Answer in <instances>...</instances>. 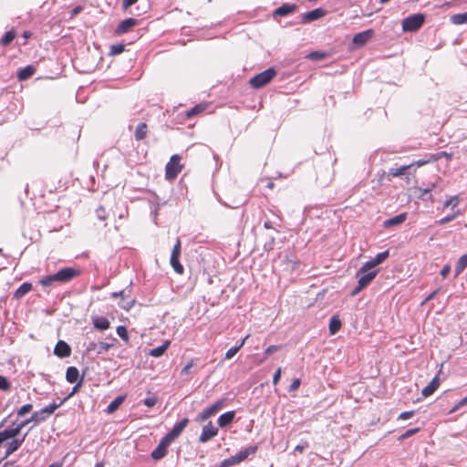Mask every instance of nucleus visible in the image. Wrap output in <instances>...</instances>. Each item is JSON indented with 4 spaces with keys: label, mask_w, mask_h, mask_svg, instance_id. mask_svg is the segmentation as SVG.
<instances>
[{
    "label": "nucleus",
    "mask_w": 467,
    "mask_h": 467,
    "mask_svg": "<svg viewBox=\"0 0 467 467\" xmlns=\"http://www.w3.org/2000/svg\"><path fill=\"white\" fill-rule=\"evenodd\" d=\"M60 406V404L57 403H51L48 406H46L45 408L35 411L29 419H26L20 423L16 424L13 428H7L4 431H2V434L0 438L4 439H10L16 437L22 431L24 427H26L30 422H35V424H37L39 422H42L47 420V418L54 413V411Z\"/></svg>",
    "instance_id": "obj_1"
},
{
    "label": "nucleus",
    "mask_w": 467,
    "mask_h": 467,
    "mask_svg": "<svg viewBox=\"0 0 467 467\" xmlns=\"http://www.w3.org/2000/svg\"><path fill=\"white\" fill-rule=\"evenodd\" d=\"M79 275V271L73 267H65L57 273L46 275L39 280L43 286H52L54 283H67Z\"/></svg>",
    "instance_id": "obj_2"
},
{
    "label": "nucleus",
    "mask_w": 467,
    "mask_h": 467,
    "mask_svg": "<svg viewBox=\"0 0 467 467\" xmlns=\"http://www.w3.org/2000/svg\"><path fill=\"white\" fill-rule=\"evenodd\" d=\"M275 76V69L270 67L255 75L250 79L249 83L254 88H261L267 85Z\"/></svg>",
    "instance_id": "obj_3"
},
{
    "label": "nucleus",
    "mask_w": 467,
    "mask_h": 467,
    "mask_svg": "<svg viewBox=\"0 0 467 467\" xmlns=\"http://www.w3.org/2000/svg\"><path fill=\"white\" fill-rule=\"evenodd\" d=\"M425 21L423 14L411 15L402 21V30L404 32H415L419 30Z\"/></svg>",
    "instance_id": "obj_4"
},
{
    "label": "nucleus",
    "mask_w": 467,
    "mask_h": 467,
    "mask_svg": "<svg viewBox=\"0 0 467 467\" xmlns=\"http://www.w3.org/2000/svg\"><path fill=\"white\" fill-rule=\"evenodd\" d=\"M181 157L177 154L172 155L170 159V161L166 164L165 168V177L168 180H172L177 177V175L182 171V166L180 164Z\"/></svg>",
    "instance_id": "obj_5"
},
{
    "label": "nucleus",
    "mask_w": 467,
    "mask_h": 467,
    "mask_svg": "<svg viewBox=\"0 0 467 467\" xmlns=\"http://www.w3.org/2000/svg\"><path fill=\"white\" fill-rule=\"evenodd\" d=\"M258 447L256 445L249 446L244 450H241L239 452H237L235 455H233L229 458H227L228 464H231V466L239 464L240 462L245 461L250 455H253L256 452Z\"/></svg>",
    "instance_id": "obj_6"
},
{
    "label": "nucleus",
    "mask_w": 467,
    "mask_h": 467,
    "mask_svg": "<svg viewBox=\"0 0 467 467\" xmlns=\"http://www.w3.org/2000/svg\"><path fill=\"white\" fill-rule=\"evenodd\" d=\"M172 441L169 440L166 436H163L158 446L151 451L150 456L154 461H160L164 458L167 454L168 447L171 445Z\"/></svg>",
    "instance_id": "obj_7"
},
{
    "label": "nucleus",
    "mask_w": 467,
    "mask_h": 467,
    "mask_svg": "<svg viewBox=\"0 0 467 467\" xmlns=\"http://www.w3.org/2000/svg\"><path fill=\"white\" fill-rule=\"evenodd\" d=\"M225 402V398L217 400L212 406L202 410V412L199 415V420L201 421L206 420L207 419L214 415L216 412H218L223 408Z\"/></svg>",
    "instance_id": "obj_8"
},
{
    "label": "nucleus",
    "mask_w": 467,
    "mask_h": 467,
    "mask_svg": "<svg viewBox=\"0 0 467 467\" xmlns=\"http://www.w3.org/2000/svg\"><path fill=\"white\" fill-rule=\"evenodd\" d=\"M218 428H216L212 421H209L202 427V433L199 437V441L205 443L218 434Z\"/></svg>",
    "instance_id": "obj_9"
},
{
    "label": "nucleus",
    "mask_w": 467,
    "mask_h": 467,
    "mask_svg": "<svg viewBox=\"0 0 467 467\" xmlns=\"http://www.w3.org/2000/svg\"><path fill=\"white\" fill-rule=\"evenodd\" d=\"M374 36L373 29H368L363 32L358 33L353 36L352 43L356 47L365 46Z\"/></svg>",
    "instance_id": "obj_10"
},
{
    "label": "nucleus",
    "mask_w": 467,
    "mask_h": 467,
    "mask_svg": "<svg viewBox=\"0 0 467 467\" xmlns=\"http://www.w3.org/2000/svg\"><path fill=\"white\" fill-rule=\"evenodd\" d=\"M188 423L189 420L183 418L181 421L177 422L165 436L171 441H175L182 434Z\"/></svg>",
    "instance_id": "obj_11"
},
{
    "label": "nucleus",
    "mask_w": 467,
    "mask_h": 467,
    "mask_svg": "<svg viewBox=\"0 0 467 467\" xmlns=\"http://www.w3.org/2000/svg\"><path fill=\"white\" fill-rule=\"evenodd\" d=\"M326 15H327V10H325L324 8L318 7V8H316L309 12L305 13L302 16V22L305 24L311 23L313 21H316L319 18L324 17Z\"/></svg>",
    "instance_id": "obj_12"
},
{
    "label": "nucleus",
    "mask_w": 467,
    "mask_h": 467,
    "mask_svg": "<svg viewBox=\"0 0 467 467\" xmlns=\"http://www.w3.org/2000/svg\"><path fill=\"white\" fill-rule=\"evenodd\" d=\"M27 434H28V431L26 432L21 439L16 438V437L12 438L13 440L6 444V450H5L4 459H6L7 457H9L12 453L16 451L20 448L22 443L25 441Z\"/></svg>",
    "instance_id": "obj_13"
},
{
    "label": "nucleus",
    "mask_w": 467,
    "mask_h": 467,
    "mask_svg": "<svg viewBox=\"0 0 467 467\" xmlns=\"http://www.w3.org/2000/svg\"><path fill=\"white\" fill-rule=\"evenodd\" d=\"M54 354L60 358H67L71 354L70 346L64 340H58L54 348Z\"/></svg>",
    "instance_id": "obj_14"
},
{
    "label": "nucleus",
    "mask_w": 467,
    "mask_h": 467,
    "mask_svg": "<svg viewBox=\"0 0 467 467\" xmlns=\"http://www.w3.org/2000/svg\"><path fill=\"white\" fill-rule=\"evenodd\" d=\"M379 270H374L370 272L360 273V269L357 273V277L358 278V283L360 284V286L364 288L367 287L372 280L377 276Z\"/></svg>",
    "instance_id": "obj_15"
},
{
    "label": "nucleus",
    "mask_w": 467,
    "mask_h": 467,
    "mask_svg": "<svg viewBox=\"0 0 467 467\" xmlns=\"http://www.w3.org/2000/svg\"><path fill=\"white\" fill-rule=\"evenodd\" d=\"M412 170V165H402L398 168H389L386 172L389 181H391L393 177H400L405 174H410Z\"/></svg>",
    "instance_id": "obj_16"
},
{
    "label": "nucleus",
    "mask_w": 467,
    "mask_h": 467,
    "mask_svg": "<svg viewBox=\"0 0 467 467\" xmlns=\"http://www.w3.org/2000/svg\"><path fill=\"white\" fill-rule=\"evenodd\" d=\"M136 25L137 20L135 18H126L118 25L115 33L117 35H122L124 33H127L131 27H133Z\"/></svg>",
    "instance_id": "obj_17"
},
{
    "label": "nucleus",
    "mask_w": 467,
    "mask_h": 467,
    "mask_svg": "<svg viewBox=\"0 0 467 467\" xmlns=\"http://www.w3.org/2000/svg\"><path fill=\"white\" fill-rule=\"evenodd\" d=\"M296 8H297V6L296 4H289V3L283 4L281 6L277 7L274 11L273 16L274 17L285 16L293 13L294 11H296Z\"/></svg>",
    "instance_id": "obj_18"
},
{
    "label": "nucleus",
    "mask_w": 467,
    "mask_h": 467,
    "mask_svg": "<svg viewBox=\"0 0 467 467\" xmlns=\"http://www.w3.org/2000/svg\"><path fill=\"white\" fill-rule=\"evenodd\" d=\"M234 417H235V411L234 410H230V411H227L225 413H223L218 418V425L221 428H226L227 426H229L234 421Z\"/></svg>",
    "instance_id": "obj_19"
},
{
    "label": "nucleus",
    "mask_w": 467,
    "mask_h": 467,
    "mask_svg": "<svg viewBox=\"0 0 467 467\" xmlns=\"http://www.w3.org/2000/svg\"><path fill=\"white\" fill-rule=\"evenodd\" d=\"M406 219H407V213H400V214H398L396 216H393V217L389 218L388 220H386L383 223V226L385 228H389V227H392V226H395V225H400V224L403 223Z\"/></svg>",
    "instance_id": "obj_20"
},
{
    "label": "nucleus",
    "mask_w": 467,
    "mask_h": 467,
    "mask_svg": "<svg viewBox=\"0 0 467 467\" xmlns=\"http://www.w3.org/2000/svg\"><path fill=\"white\" fill-rule=\"evenodd\" d=\"M440 386V379L436 376L431 381L421 390V394L424 397H429L434 393V391Z\"/></svg>",
    "instance_id": "obj_21"
},
{
    "label": "nucleus",
    "mask_w": 467,
    "mask_h": 467,
    "mask_svg": "<svg viewBox=\"0 0 467 467\" xmlns=\"http://www.w3.org/2000/svg\"><path fill=\"white\" fill-rule=\"evenodd\" d=\"M36 72V67L33 65H28L17 72V78L20 81H24L31 78Z\"/></svg>",
    "instance_id": "obj_22"
},
{
    "label": "nucleus",
    "mask_w": 467,
    "mask_h": 467,
    "mask_svg": "<svg viewBox=\"0 0 467 467\" xmlns=\"http://www.w3.org/2000/svg\"><path fill=\"white\" fill-rule=\"evenodd\" d=\"M92 322L94 327L100 331L107 330L110 326L109 319L104 317H95Z\"/></svg>",
    "instance_id": "obj_23"
},
{
    "label": "nucleus",
    "mask_w": 467,
    "mask_h": 467,
    "mask_svg": "<svg viewBox=\"0 0 467 467\" xmlns=\"http://www.w3.org/2000/svg\"><path fill=\"white\" fill-rule=\"evenodd\" d=\"M79 378V371L76 367H68L66 371V379L69 383H75Z\"/></svg>",
    "instance_id": "obj_24"
},
{
    "label": "nucleus",
    "mask_w": 467,
    "mask_h": 467,
    "mask_svg": "<svg viewBox=\"0 0 467 467\" xmlns=\"http://www.w3.org/2000/svg\"><path fill=\"white\" fill-rule=\"evenodd\" d=\"M125 400V397L124 396H118L116 397L107 407L106 409V411L109 413V414H111L113 412H115L119 408V406L123 403Z\"/></svg>",
    "instance_id": "obj_25"
},
{
    "label": "nucleus",
    "mask_w": 467,
    "mask_h": 467,
    "mask_svg": "<svg viewBox=\"0 0 467 467\" xmlns=\"http://www.w3.org/2000/svg\"><path fill=\"white\" fill-rule=\"evenodd\" d=\"M147 132H148L147 124L144 122L139 123L135 130V132H134L135 140H143L146 137Z\"/></svg>",
    "instance_id": "obj_26"
},
{
    "label": "nucleus",
    "mask_w": 467,
    "mask_h": 467,
    "mask_svg": "<svg viewBox=\"0 0 467 467\" xmlns=\"http://www.w3.org/2000/svg\"><path fill=\"white\" fill-rule=\"evenodd\" d=\"M109 339L110 340V342H103V341L99 342V344H98L99 348L97 350L98 354H102V353L108 352L109 350V348L114 346V342L116 341V338L114 337L110 336L109 337Z\"/></svg>",
    "instance_id": "obj_27"
},
{
    "label": "nucleus",
    "mask_w": 467,
    "mask_h": 467,
    "mask_svg": "<svg viewBox=\"0 0 467 467\" xmlns=\"http://www.w3.org/2000/svg\"><path fill=\"white\" fill-rule=\"evenodd\" d=\"M467 267V254L462 255L455 265V277H457Z\"/></svg>",
    "instance_id": "obj_28"
},
{
    "label": "nucleus",
    "mask_w": 467,
    "mask_h": 467,
    "mask_svg": "<svg viewBox=\"0 0 467 467\" xmlns=\"http://www.w3.org/2000/svg\"><path fill=\"white\" fill-rule=\"evenodd\" d=\"M169 346H170V342L165 341L162 345L152 348L150 351V355L154 358L161 357L165 353V351L168 349Z\"/></svg>",
    "instance_id": "obj_29"
},
{
    "label": "nucleus",
    "mask_w": 467,
    "mask_h": 467,
    "mask_svg": "<svg viewBox=\"0 0 467 467\" xmlns=\"http://www.w3.org/2000/svg\"><path fill=\"white\" fill-rule=\"evenodd\" d=\"M450 21L453 25H463L467 24V12L455 14L450 17Z\"/></svg>",
    "instance_id": "obj_30"
},
{
    "label": "nucleus",
    "mask_w": 467,
    "mask_h": 467,
    "mask_svg": "<svg viewBox=\"0 0 467 467\" xmlns=\"http://www.w3.org/2000/svg\"><path fill=\"white\" fill-rule=\"evenodd\" d=\"M170 264H171V267L173 268V270L177 274H179V275L183 274L184 268H183L182 265L180 263L179 257L171 256Z\"/></svg>",
    "instance_id": "obj_31"
},
{
    "label": "nucleus",
    "mask_w": 467,
    "mask_h": 467,
    "mask_svg": "<svg viewBox=\"0 0 467 467\" xmlns=\"http://www.w3.org/2000/svg\"><path fill=\"white\" fill-rule=\"evenodd\" d=\"M341 327V321L337 317H333L329 321V330L332 335L336 334Z\"/></svg>",
    "instance_id": "obj_32"
},
{
    "label": "nucleus",
    "mask_w": 467,
    "mask_h": 467,
    "mask_svg": "<svg viewBox=\"0 0 467 467\" xmlns=\"http://www.w3.org/2000/svg\"><path fill=\"white\" fill-rule=\"evenodd\" d=\"M16 33L14 29L7 31L2 37L1 42L4 46H8L16 37Z\"/></svg>",
    "instance_id": "obj_33"
},
{
    "label": "nucleus",
    "mask_w": 467,
    "mask_h": 467,
    "mask_svg": "<svg viewBox=\"0 0 467 467\" xmlns=\"http://www.w3.org/2000/svg\"><path fill=\"white\" fill-rule=\"evenodd\" d=\"M32 290V284L30 283H23L18 289L16 291V296H23Z\"/></svg>",
    "instance_id": "obj_34"
},
{
    "label": "nucleus",
    "mask_w": 467,
    "mask_h": 467,
    "mask_svg": "<svg viewBox=\"0 0 467 467\" xmlns=\"http://www.w3.org/2000/svg\"><path fill=\"white\" fill-rule=\"evenodd\" d=\"M306 57L313 61H318L326 58L327 53L321 51H313L307 54Z\"/></svg>",
    "instance_id": "obj_35"
},
{
    "label": "nucleus",
    "mask_w": 467,
    "mask_h": 467,
    "mask_svg": "<svg viewBox=\"0 0 467 467\" xmlns=\"http://www.w3.org/2000/svg\"><path fill=\"white\" fill-rule=\"evenodd\" d=\"M460 214H461L460 210H457V211L453 212L451 214H449V215L440 219L439 221H437V223L439 225L446 224V223L451 222L452 220H454Z\"/></svg>",
    "instance_id": "obj_36"
},
{
    "label": "nucleus",
    "mask_w": 467,
    "mask_h": 467,
    "mask_svg": "<svg viewBox=\"0 0 467 467\" xmlns=\"http://www.w3.org/2000/svg\"><path fill=\"white\" fill-rule=\"evenodd\" d=\"M125 50V46L121 43L114 44L110 47L109 55L116 56L121 54Z\"/></svg>",
    "instance_id": "obj_37"
},
{
    "label": "nucleus",
    "mask_w": 467,
    "mask_h": 467,
    "mask_svg": "<svg viewBox=\"0 0 467 467\" xmlns=\"http://www.w3.org/2000/svg\"><path fill=\"white\" fill-rule=\"evenodd\" d=\"M205 109V106L202 104H199L192 108L190 110L187 111V117L192 118L201 112H202Z\"/></svg>",
    "instance_id": "obj_38"
},
{
    "label": "nucleus",
    "mask_w": 467,
    "mask_h": 467,
    "mask_svg": "<svg viewBox=\"0 0 467 467\" xmlns=\"http://www.w3.org/2000/svg\"><path fill=\"white\" fill-rule=\"evenodd\" d=\"M459 202H460L459 196H457V195L451 196L447 201H445V202L443 204V209L448 208V207L454 208L459 204Z\"/></svg>",
    "instance_id": "obj_39"
},
{
    "label": "nucleus",
    "mask_w": 467,
    "mask_h": 467,
    "mask_svg": "<svg viewBox=\"0 0 467 467\" xmlns=\"http://www.w3.org/2000/svg\"><path fill=\"white\" fill-rule=\"evenodd\" d=\"M378 264H376L374 259H371L368 262H366L361 267H360V273L364 272H370L373 271L372 269L376 267Z\"/></svg>",
    "instance_id": "obj_40"
},
{
    "label": "nucleus",
    "mask_w": 467,
    "mask_h": 467,
    "mask_svg": "<svg viewBox=\"0 0 467 467\" xmlns=\"http://www.w3.org/2000/svg\"><path fill=\"white\" fill-rule=\"evenodd\" d=\"M118 336L122 338L124 341H129V333L127 328L124 326H119L116 329Z\"/></svg>",
    "instance_id": "obj_41"
},
{
    "label": "nucleus",
    "mask_w": 467,
    "mask_h": 467,
    "mask_svg": "<svg viewBox=\"0 0 467 467\" xmlns=\"http://www.w3.org/2000/svg\"><path fill=\"white\" fill-rule=\"evenodd\" d=\"M389 255V253L388 250L379 253L373 259L375 260L376 264L378 265L381 264L383 261H385Z\"/></svg>",
    "instance_id": "obj_42"
},
{
    "label": "nucleus",
    "mask_w": 467,
    "mask_h": 467,
    "mask_svg": "<svg viewBox=\"0 0 467 467\" xmlns=\"http://www.w3.org/2000/svg\"><path fill=\"white\" fill-rule=\"evenodd\" d=\"M10 389L11 384L8 379L4 376H0V390L8 391Z\"/></svg>",
    "instance_id": "obj_43"
},
{
    "label": "nucleus",
    "mask_w": 467,
    "mask_h": 467,
    "mask_svg": "<svg viewBox=\"0 0 467 467\" xmlns=\"http://www.w3.org/2000/svg\"><path fill=\"white\" fill-rule=\"evenodd\" d=\"M33 409V405L28 403V404H25L23 405L17 411V415L19 417H22L24 415H26V413L30 412Z\"/></svg>",
    "instance_id": "obj_44"
},
{
    "label": "nucleus",
    "mask_w": 467,
    "mask_h": 467,
    "mask_svg": "<svg viewBox=\"0 0 467 467\" xmlns=\"http://www.w3.org/2000/svg\"><path fill=\"white\" fill-rule=\"evenodd\" d=\"M82 382H83V379H80V380L78 382H77V384L73 387L71 392L59 404L61 405L65 400L71 398L78 390V389L82 385Z\"/></svg>",
    "instance_id": "obj_45"
},
{
    "label": "nucleus",
    "mask_w": 467,
    "mask_h": 467,
    "mask_svg": "<svg viewBox=\"0 0 467 467\" xmlns=\"http://www.w3.org/2000/svg\"><path fill=\"white\" fill-rule=\"evenodd\" d=\"M420 431L419 428H414V429H410L408 431H406L400 437L399 440L400 441H403L405 439H408L410 437H411L412 435H414L415 433H417L418 431Z\"/></svg>",
    "instance_id": "obj_46"
},
{
    "label": "nucleus",
    "mask_w": 467,
    "mask_h": 467,
    "mask_svg": "<svg viewBox=\"0 0 467 467\" xmlns=\"http://www.w3.org/2000/svg\"><path fill=\"white\" fill-rule=\"evenodd\" d=\"M181 255V241L177 239L176 244L173 246L171 256L180 257Z\"/></svg>",
    "instance_id": "obj_47"
},
{
    "label": "nucleus",
    "mask_w": 467,
    "mask_h": 467,
    "mask_svg": "<svg viewBox=\"0 0 467 467\" xmlns=\"http://www.w3.org/2000/svg\"><path fill=\"white\" fill-rule=\"evenodd\" d=\"M240 350V347H233L229 348L225 353V359H231L234 358L237 352Z\"/></svg>",
    "instance_id": "obj_48"
},
{
    "label": "nucleus",
    "mask_w": 467,
    "mask_h": 467,
    "mask_svg": "<svg viewBox=\"0 0 467 467\" xmlns=\"http://www.w3.org/2000/svg\"><path fill=\"white\" fill-rule=\"evenodd\" d=\"M431 160H437V158H433L431 157L430 160H418L416 161H413L412 163H410V165H412V169L416 166V167H421L425 164H427L428 162L431 161Z\"/></svg>",
    "instance_id": "obj_49"
},
{
    "label": "nucleus",
    "mask_w": 467,
    "mask_h": 467,
    "mask_svg": "<svg viewBox=\"0 0 467 467\" xmlns=\"http://www.w3.org/2000/svg\"><path fill=\"white\" fill-rule=\"evenodd\" d=\"M281 348V346H278V345H271L269 347H267L265 350V356H269L271 354H273L274 352L279 350Z\"/></svg>",
    "instance_id": "obj_50"
},
{
    "label": "nucleus",
    "mask_w": 467,
    "mask_h": 467,
    "mask_svg": "<svg viewBox=\"0 0 467 467\" xmlns=\"http://www.w3.org/2000/svg\"><path fill=\"white\" fill-rule=\"evenodd\" d=\"M158 400L155 397L147 398L143 400L145 406L151 408L156 405Z\"/></svg>",
    "instance_id": "obj_51"
},
{
    "label": "nucleus",
    "mask_w": 467,
    "mask_h": 467,
    "mask_svg": "<svg viewBox=\"0 0 467 467\" xmlns=\"http://www.w3.org/2000/svg\"><path fill=\"white\" fill-rule=\"evenodd\" d=\"M300 384H301V380L300 379H295L291 385L289 386V391L292 392V391H296L298 389V388L300 387Z\"/></svg>",
    "instance_id": "obj_52"
},
{
    "label": "nucleus",
    "mask_w": 467,
    "mask_h": 467,
    "mask_svg": "<svg viewBox=\"0 0 467 467\" xmlns=\"http://www.w3.org/2000/svg\"><path fill=\"white\" fill-rule=\"evenodd\" d=\"M281 375H282V368H278L275 370V372L274 373V376H273V383H274V385H277V383L279 382V380L281 379Z\"/></svg>",
    "instance_id": "obj_53"
},
{
    "label": "nucleus",
    "mask_w": 467,
    "mask_h": 467,
    "mask_svg": "<svg viewBox=\"0 0 467 467\" xmlns=\"http://www.w3.org/2000/svg\"><path fill=\"white\" fill-rule=\"evenodd\" d=\"M414 415V411L413 410H410V411H403L401 412L400 415H399V420H408L410 418H411L412 416Z\"/></svg>",
    "instance_id": "obj_54"
},
{
    "label": "nucleus",
    "mask_w": 467,
    "mask_h": 467,
    "mask_svg": "<svg viewBox=\"0 0 467 467\" xmlns=\"http://www.w3.org/2000/svg\"><path fill=\"white\" fill-rule=\"evenodd\" d=\"M450 272H451V266L449 265H445L442 267V269L441 270V275L445 278L448 276Z\"/></svg>",
    "instance_id": "obj_55"
},
{
    "label": "nucleus",
    "mask_w": 467,
    "mask_h": 467,
    "mask_svg": "<svg viewBox=\"0 0 467 467\" xmlns=\"http://www.w3.org/2000/svg\"><path fill=\"white\" fill-rule=\"evenodd\" d=\"M192 368V361L189 362L188 364H186L184 366V368L181 371V374L182 375L189 374Z\"/></svg>",
    "instance_id": "obj_56"
},
{
    "label": "nucleus",
    "mask_w": 467,
    "mask_h": 467,
    "mask_svg": "<svg viewBox=\"0 0 467 467\" xmlns=\"http://www.w3.org/2000/svg\"><path fill=\"white\" fill-rule=\"evenodd\" d=\"M97 350H98V344L95 342H89L88 345L87 346L88 352L97 351Z\"/></svg>",
    "instance_id": "obj_57"
},
{
    "label": "nucleus",
    "mask_w": 467,
    "mask_h": 467,
    "mask_svg": "<svg viewBox=\"0 0 467 467\" xmlns=\"http://www.w3.org/2000/svg\"><path fill=\"white\" fill-rule=\"evenodd\" d=\"M306 447H307V442L305 441L303 443H300V444L296 445V448H295V451H299V452H303Z\"/></svg>",
    "instance_id": "obj_58"
},
{
    "label": "nucleus",
    "mask_w": 467,
    "mask_h": 467,
    "mask_svg": "<svg viewBox=\"0 0 467 467\" xmlns=\"http://www.w3.org/2000/svg\"><path fill=\"white\" fill-rule=\"evenodd\" d=\"M105 210L104 208L102 207H99V209H97V216L99 220H105Z\"/></svg>",
    "instance_id": "obj_59"
},
{
    "label": "nucleus",
    "mask_w": 467,
    "mask_h": 467,
    "mask_svg": "<svg viewBox=\"0 0 467 467\" xmlns=\"http://www.w3.org/2000/svg\"><path fill=\"white\" fill-rule=\"evenodd\" d=\"M138 0H123L122 2V5H123V8H128L131 5H133Z\"/></svg>",
    "instance_id": "obj_60"
},
{
    "label": "nucleus",
    "mask_w": 467,
    "mask_h": 467,
    "mask_svg": "<svg viewBox=\"0 0 467 467\" xmlns=\"http://www.w3.org/2000/svg\"><path fill=\"white\" fill-rule=\"evenodd\" d=\"M363 289H364V287H363V286H360V284H359V283H358L357 287H355V288L353 289V291L351 292V295H352V296H356V295H358V294L361 290H363Z\"/></svg>",
    "instance_id": "obj_61"
},
{
    "label": "nucleus",
    "mask_w": 467,
    "mask_h": 467,
    "mask_svg": "<svg viewBox=\"0 0 467 467\" xmlns=\"http://www.w3.org/2000/svg\"><path fill=\"white\" fill-rule=\"evenodd\" d=\"M440 289H436L435 291L431 292L427 297H426V301H430L431 299H433L436 295L439 293Z\"/></svg>",
    "instance_id": "obj_62"
},
{
    "label": "nucleus",
    "mask_w": 467,
    "mask_h": 467,
    "mask_svg": "<svg viewBox=\"0 0 467 467\" xmlns=\"http://www.w3.org/2000/svg\"><path fill=\"white\" fill-rule=\"evenodd\" d=\"M461 407H463L462 405H459V402L453 406L450 410H449V414H451L453 412H455L456 410H458Z\"/></svg>",
    "instance_id": "obj_63"
},
{
    "label": "nucleus",
    "mask_w": 467,
    "mask_h": 467,
    "mask_svg": "<svg viewBox=\"0 0 467 467\" xmlns=\"http://www.w3.org/2000/svg\"><path fill=\"white\" fill-rule=\"evenodd\" d=\"M459 405H462V406H466L467 405V396L464 397L463 399H462L460 401H459Z\"/></svg>",
    "instance_id": "obj_64"
}]
</instances>
